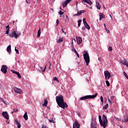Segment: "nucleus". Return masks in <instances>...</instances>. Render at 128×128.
Instances as JSON below:
<instances>
[{
    "label": "nucleus",
    "mask_w": 128,
    "mask_h": 128,
    "mask_svg": "<svg viewBox=\"0 0 128 128\" xmlns=\"http://www.w3.org/2000/svg\"><path fill=\"white\" fill-rule=\"evenodd\" d=\"M56 100L58 106L60 108L64 109L68 106V104L64 102V96H62V95L56 96Z\"/></svg>",
    "instance_id": "1"
},
{
    "label": "nucleus",
    "mask_w": 128,
    "mask_h": 128,
    "mask_svg": "<svg viewBox=\"0 0 128 128\" xmlns=\"http://www.w3.org/2000/svg\"><path fill=\"white\" fill-rule=\"evenodd\" d=\"M22 32L14 30L10 33L9 36L10 38H20V36Z\"/></svg>",
    "instance_id": "2"
},
{
    "label": "nucleus",
    "mask_w": 128,
    "mask_h": 128,
    "mask_svg": "<svg viewBox=\"0 0 128 128\" xmlns=\"http://www.w3.org/2000/svg\"><path fill=\"white\" fill-rule=\"evenodd\" d=\"M102 120L101 122H100V124L101 126L106 128V126H108V118L106 116L103 115Z\"/></svg>",
    "instance_id": "3"
},
{
    "label": "nucleus",
    "mask_w": 128,
    "mask_h": 128,
    "mask_svg": "<svg viewBox=\"0 0 128 128\" xmlns=\"http://www.w3.org/2000/svg\"><path fill=\"white\" fill-rule=\"evenodd\" d=\"M98 94H96L94 95H88L83 97H81L80 100H88L90 98H96Z\"/></svg>",
    "instance_id": "4"
},
{
    "label": "nucleus",
    "mask_w": 128,
    "mask_h": 128,
    "mask_svg": "<svg viewBox=\"0 0 128 128\" xmlns=\"http://www.w3.org/2000/svg\"><path fill=\"white\" fill-rule=\"evenodd\" d=\"M86 52L84 54V60L86 62V66H88V64H90V56L88 55V52L84 51Z\"/></svg>",
    "instance_id": "5"
},
{
    "label": "nucleus",
    "mask_w": 128,
    "mask_h": 128,
    "mask_svg": "<svg viewBox=\"0 0 128 128\" xmlns=\"http://www.w3.org/2000/svg\"><path fill=\"white\" fill-rule=\"evenodd\" d=\"M90 128H97L96 120L92 118L90 123Z\"/></svg>",
    "instance_id": "6"
},
{
    "label": "nucleus",
    "mask_w": 128,
    "mask_h": 128,
    "mask_svg": "<svg viewBox=\"0 0 128 128\" xmlns=\"http://www.w3.org/2000/svg\"><path fill=\"white\" fill-rule=\"evenodd\" d=\"M1 72L6 74L8 72V66H6V65H2L1 68Z\"/></svg>",
    "instance_id": "7"
},
{
    "label": "nucleus",
    "mask_w": 128,
    "mask_h": 128,
    "mask_svg": "<svg viewBox=\"0 0 128 128\" xmlns=\"http://www.w3.org/2000/svg\"><path fill=\"white\" fill-rule=\"evenodd\" d=\"M104 74L105 76L106 80H110V73L108 71H104Z\"/></svg>",
    "instance_id": "8"
},
{
    "label": "nucleus",
    "mask_w": 128,
    "mask_h": 128,
    "mask_svg": "<svg viewBox=\"0 0 128 128\" xmlns=\"http://www.w3.org/2000/svg\"><path fill=\"white\" fill-rule=\"evenodd\" d=\"M2 116L4 118L8 120L10 119V116H8V112H2Z\"/></svg>",
    "instance_id": "9"
},
{
    "label": "nucleus",
    "mask_w": 128,
    "mask_h": 128,
    "mask_svg": "<svg viewBox=\"0 0 128 128\" xmlns=\"http://www.w3.org/2000/svg\"><path fill=\"white\" fill-rule=\"evenodd\" d=\"M80 125L78 121H75L73 124V128H80Z\"/></svg>",
    "instance_id": "10"
},
{
    "label": "nucleus",
    "mask_w": 128,
    "mask_h": 128,
    "mask_svg": "<svg viewBox=\"0 0 128 128\" xmlns=\"http://www.w3.org/2000/svg\"><path fill=\"white\" fill-rule=\"evenodd\" d=\"M14 92H17V94H22V89H20L16 88H14Z\"/></svg>",
    "instance_id": "11"
},
{
    "label": "nucleus",
    "mask_w": 128,
    "mask_h": 128,
    "mask_svg": "<svg viewBox=\"0 0 128 128\" xmlns=\"http://www.w3.org/2000/svg\"><path fill=\"white\" fill-rule=\"evenodd\" d=\"M70 2L69 0H66L65 2H64L62 3V4L63 6V8H66V6L68 5V4H70Z\"/></svg>",
    "instance_id": "12"
},
{
    "label": "nucleus",
    "mask_w": 128,
    "mask_h": 128,
    "mask_svg": "<svg viewBox=\"0 0 128 128\" xmlns=\"http://www.w3.org/2000/svg\"><path fill=\"white\" fill-rule=\"evenodd\" d=\"M84 3L86 2V4H88L90 6H92V2L90 1V0H82Z\"/></svg>",
    "instance_id": "13"
},
{
    "label": "nucleus",
    "mask_w": 128,
    "mask_h": 128,
    "mask_svg": "<svg viewBox=\"0 0 128 128\" xmlns=\"http://www.w3.org/2000/svg\"><path fill=\"white\" fill-rule=\"evenodd\" d=\"M76 40H77L78 44H82V38H80V37H78L76 38Z\"/></svg>",
    "instance_id": "14"
},
{
    "label": "nucleus",
    "mask_w": 128,
    "mask_h": 128,
    "mask_svg": "<svg viewBox=\"0 0 128 128\" xmlns=\"http://www.w3.org/2000/svg\"><path fill=\"white\" fill-rule=\"evenodd\" d=\"M9 33H10V25H8L6 26V34H8Z\"/></svg>",
    "instance_id": "15"
},
{
    "label": "nucleus",
    "mask_w": 128,
    "mask_h": 128,
    "mask_svg": "<svg viewBox=\"0 0 128 128\" xmlns=\"http://www.w3.org/2000/svg\"><path fill=\"white\" fill-rule=\"evenodd\" d=\"M96 6L98 10H100V2L98 1L96 2Z\"/></svg>",
    "instance_id": "16"
},
{
    "label": "nucleus",
    "mask_w": 128,
    "mask_h": 128,
    "mask_svg": "<svg viewBox=\"0 0 128 128\" xmlns=\"http://www.w3.org/2000/svg\"><path fill=\"white\" fill-rule=\"evenodd\" d=\"M23 116L25 120H28V112H25Z\"/></svg>",
    "instance_id": "17"
},
{
    "label": "nucleus",
    "mask_w": 128,
    "mask_h": 128,
    "mask_svg": "<svg viewBox=\"0 0 128 128\" xmlns=\"http://www.w3.org/2000/svg\"><path fill=\"white\" fill-rule=\"evenodd\" d=\"M7 52H12V46L10 44L8 47H7Z\"/></svg>",
    "instance_id": "18"
},
{
    "label": "nucleus",
    "mask_w": 128,
    "mask_h": 128,
    "mask_svg": "<svg viewBox=\"0 0 128 128\" xmlns=\"http://www.w3.org/2000/svg\"><path fill=\"white\" fill-rule=\"evenodd\" d=\"M48 102L47 100H44V104H42V106H48Z\"/></svg>",
    "instance_id": "19"
},
{
    "label": "nucleus",
    "mask_w": 128,
    "mask_h": 128,
    "mask_svg": "<svg viewBox=\"0 0 128 128\" xmlns=\"http://www.w3.org/2000/svg\"><path fill=\"white\" fill-rule=\"evenodd\" d=\"M84 12H86V10H80L78 12L77 14H78V16H80L82 14H84Z\"/></svg>",
    "instance_id": "20"
},
{
    "label": "nucleus",
    "mask_w": 128,
    "mask_h": 128,
    "mask_svg": "<svg viewBox=\"0 0 128 128\" xmlns=\"http://www.w3.org/2000/svg\"><path fill=\"white\" fill-rule=\"evenodd\" d=\"M15 122H16V124H17L18 128H20V122H18V120H16Z\"/></svg>",
    "instance_id": "21"
},
{
    "label": "nucleus",
    "mask_w": 128,
    "mask_h": 128,
    "mask_svg": "<svg viewBox=\"0 0 128 128\" xmlns=\"http://www.w3.org/2000/svg\"><path fill=\"white\" fill-rule=\"evenodd\" d=\"M84 26L86 28H87V30H90V25H88V24H86L84 25Z\"/></svg>",
    "instance_id": "22"
},
{
    "label": "nucleus",
    "mask_w": 128,
    "mask_h": 128,
    "mask_svg": "<svg viewBox=\"0 0 128 128\" xmlns=\"http://www.w3.org/2000/svg\"><path fill=\"white\" fill-rule=\"evenodd\" d=\"M40 28L38 31L37 38H40Z\"/></svg>",
    "instance_id": "23"
},
{
    "label": "nucleus",
    "mask_w": 128,
    "mask_h": 128,
    "mask_svg": "<svg viewBox=\"0 0 128 128\" xmlns=\"http://www.w3.org/2000/svg\"><path fill=\"white\" fill-rule=\"evenodd\" d=\"M108 108V104H106L104 107L103 110H106Z\"/></svg>",
    "instance_id": "24"
},
{
    "label": "nucleus",
    "mask_w": 128,
    "mask_h": 128,
    "mask_svg": "<svg viewBox=\"0 0 128 128\" xmlns=\"http://www.w3.org/2000/svg\"><path fill=\"white\" fill-rule=\"evenodd\" d=\"M82 24V20H78V27L80 28V24Z\"/></svg>",
    "instance_id": "25"
},
{
    "label": "nucleus",
    "mask_w": 128,
    "mask_h": 128,
    "mask_svg": "<svg viewBox=\"0 0 128 128\" xmlns=\"http://www.w3.org/2000/svg\"><path fill=\"white\" fill-rule=\"evenodd\" d=\"M64 38H60L57 41L58 42H63Z\"/></svg>",
    "instance_id": "26"
},
{
    "label": "nucleus",
    "mask_w": 128,
    "mask_h": 128,
    "mask_svg": "<svg viewBox=\"0 0 128 128\" xmlns=\"http://www.w3.org/2000/svg\"><path fill=\"white\" fill-rule=\"evenodd\" d=\"M0 101H1L2 102H3L4 104H6V101H4V100L2 99V98H0Z\"/></svg>",
    "instance_id": "27"
},
{
    "label": "nucleus",
    "mask_w": 128,
    "mask_h": 128,
    "mask_svg": "<svg viewBox=\"0 0 128 128\" xmlns=\"http://www.w3.org/2000/svg\"><path fill=\"white\" fill-rule=\"evenodd\" d=\"M16 74L18 76V78H22V76L20 75V72H17Z\"/></svg>",
    "instance_id": "28"
},
{
    "label": "nucleus",
    "mask_w": 128,
    "mask_h": 128,
    "mask_svg": "<svg viewBox=\"0 0 128 128\" xmlns=\"http://www.w3.org/2000/svg\"><path fill=\"white\" fill-rule=\"evenodd\" d=\"M99 16L101 18H104V14L102 13H100Z\"/></svg>",
    "instance_id": "29"
},
{
    "label": "nucleus",
    "mask_w": 128,
    "mask_h": 128,
    "mask_svg": "<svg viewBox=\"0 0 128 128\" xmlns=\"http://www.w3.org/2000/svg\"><path fill=\"white\" fill-rule=\"evenodd\" d=\"M40 68H41L42 72H44V70H46V66H45L44 69L43 70V68L42 66H40Z\"/></svg>",
    "instance_id": "30"
},
{
    "label": "nucleus",
    "mask_w": 128,
    "mask_h": 128,
    "mask_svg": "<svg viewBox=\"0 0 128 128\" xmlns=\"http://www.w3.org/2000/svg\"><path fill=\"white\" fill-rule=\"evenodd\" d=\"M98 118H99V122H102V116L100 115L98 116Z\"/></svg>",
    "instance_id": "31"
},
{
    "label": "nucleus",
    "mask_w": 128,
    "mask_h": 128,
    "mask_svg": "<svg viewBox=\"0 0 128 128\" xmlns=\"http://www.w3.org/2000/svg\"><path fill=\"white\" fill-rule=\"evenodd\" d=\"M83 24H84H84H88V23L86 22V18H84L83 19Z\"/></svg>",
    "instance_id": "32"
},
{
    "label": "nucleus",
    "mask_w": 128,
    "mask_h": 128,
    "mask_svg": "<svg viewBox=\"0 0 128 128\" xmlns=\"http://www.w3.org/2000/svg\"><path fill=\"white\" fill-rule=\"evenodd\" d=\"M72 51L74 52L75 54H76L78 52H76V48H74V47L72 48Z\"/></svg>",
    "instance_id": "33"
},
{
    "label": "nucleus",
    "mask_w": 128,
    "mask_h": 128,
    "mask_svg": "<svg viewBox=\"0 0 128 128\" xmlns=\"http://www.w3.org/2000/svg\"><path fill=\"white\" fill-rule=\"evenodd\" d=\"M15 51L16 52V54H20V52H18V50L16 49V47H15Z\"/></svg>",
    "instance_id": "34"
},
{
    "label": "nucleus",
    "mask_w": 128,
    "mask_h": 128,
    "mask_svg": "<svg viewBox=\"0 0 128 128\" xmlns=\"http://www.w3.org/2000/svg\"><path fill=\"white\" fill-rule=\"evenodd\" d=\"M106 82L107 86H110V82L108 80H106Z\"/></svg>",
    "instance_id": "35"
},
{
    "label": "nucleus",
    "mask_w": 128,
    "mask_h": 128,
    "mask_svg": "<svg viewBox=\"0 0 128 128\" xmlns=\"http://www.w3.org/2000/svg\"><path fill=\"white\" fill-rule=\"evenodd\" d=\"M13 110L14 112H18V108H14Z\"/></svg>",
    "instance_id": "36"
},
{
    "label": "nucleus",
    "mask_w": 128,
    "mask_h": 128,
    "mask_svg": "<svg viewBox=\"0 0 128 128\" xmlns=\"http://www.w3.org/2000/svg\"><path fill=\"white\" fill-rule=\"evenodd\" d=\"M100 100L102 104H104V98L102 97V96H100Z\"/></svg>",
    "instance_id": "37"
},
{
    "label": "nucleus",
    "mask_w": 128,
    "mask_h": 128,
    "mask_svg": "<svg viewBox=\"0 0 128 128\" xmlns=\"http://www.w3.org/2000/svg\"><path fill=\"white\" fill-rule=\"evenodd\" d=\"M48 120L50 122H54V119L50 118V119H48Z\"/></svg>",
    "instance_id": "38"
},
{
    "label": "nucleus",
    "mask_w": 128,
    "mask_h": 128,
    "mask_svg": "<svg viewBox=\"0 0 128 128\" xmlns=\"http://www.w3.org/2000/svg\"><path fill=\"white\" fill-rule=\"evenodd\" d=\"M12 72V74H18V72H16V71L14 70H11Z\"/></svg>",
    "instance_id": "39"
},
{
    "label": "nucleus",
    "mask_w": 128,
    "mask_h": 128,
    "mask_svg": "<svg viewBox=\"0 0 128 128\" xmlns=\"http://www.w3.org/2000/svg\"><path fill=\"white\" fill-rule=\"evenodd\" d=\"M105 30L106 32H108V34H110V30H108V28H105Z\"/></svg>",
    "instance_id": "40"
},
{
    "label": "nucleus",
    "mask_w": 128,
    "mask_h": 128,
    "mask_svg": "<svg viewBox=\"0 0 128 128\" xmlns=\"http://www.w3.org/2000/svg\"><path fill=\"white\" fill-rule=\"evenodd\" d=\"M59 14H60V16H62V14H64V12H62V10H60V11L59 12Z\"/></svg>",
    "instance_id": "41"
},
{
    "label": "nucleus",
    "mask_w": 128,
    "mask_h": 128,
    "mask_svg": "<svg viewBox=\"0 0 128 128\" xmlns=\"http://www.w3.org/2000/svg\"><path fill=\"white\" fill-rule=\"evenodd\" d=\"M108 50L109 52H112V46H110L108 48Z\"/></svg>",
    "instance_id": "42"
},
{
    "label": "nucleus",
    "mask_w": 128,
    "mask_h": 128,
    "mask_svg": "<svg viewBox=\"0 0 128 128\" xmlns=\"http://www.w3.org/2000/svg\"><path fill=\"white\" fill-rule=\"evenodd\" d=\"M54 80H56V82H59L58 81V78H56V77H54Z\"/></svg>",
    "instance_id": "43"
},
{
    "label": "nucleus",
    "mask_w": 128,
    "mask_h": 128,
    "mask_svg": "<svg viewBox=\"0 0 128 128\" xmlns=\"http://www.w3.org/2000/svg\"><path fill=\"white\" fill-rule=\"evenodd\" d=\"M48 64H50V66H49V68H48V70H50V66H52V64H50V62H48Z\"/></svg>",
    "instance_id": "44"
},
{
    "label": "nucleus",
    "mask_w": 128,
    "mask_h": 128,
    "mask_svg": "<svg viewBox=\"0 0 128 128\" xmlns=\"http://www.w3.org/2000/svg\"><path fill=\"white\" fill-rule=\"evenodd\" d=\"M58 24H60V20H58V19L56 20V26H58Z\"/></svg>",
    "instance_id": "45"
},
{
    "label": "nucleus",
    "mask_w": 128,
    "mask_h": 128,
    "mask_svg": "<svg viewBox=\"0 0 128 128\" xmlns=\"http://www.w3.org/2000/svg\"><path fill=\"white\" fill-rule=\"evenodd\" d=\"M82 30H86V27L84 26L82 27Z\"/></svg>",
    "instance_id": "46"
},
{
    "label": "nucleus",
    "mask_w": 128,
    "mask_h": 128,
    "mask_svg": "<svg viewBox=\"0 0 128 128\" xmlns=\"http://www.w3.org/2000/svg\"><path fill=\"white\" fill-rule=\"evenodd\" d=\"M114 118H115V120H120V119L118 118H116V117H114Z\"/></svg>",
    "instance_id": "47"
},
{
    "label": "nucleus",
    "mask_w": 128,
    "mask_h": 128,
    "mask_svg": "<svg viewBox=\"0 0 128 128\" xmlns=\"http://www.w3.org/2000/svg\"><path fill=\"white\" fill-rule=\"evenodd\" d=\"M108 102L109 104H112V100H110L108 99Z\"/></svg>",
    "instance_id": "48"
},
{
    "label": "nucleus",
    "mask_w": 128,
    "mask_h": 128,
    "mask_svg": "<svg viewBox=\"0 0 128 128\" xmlns=\"http://www.w3.org/2000/svg\"><path fill=\"white\" fill-rule=\"evenodd\" d=\"M75 54H76L78 58H80V55L78 54V52H77L76 53H75Z\"/></svg>",
    "instance_id": "49"
},
{
    "label": "nucleus",
    "mask_w": 128,
    "mask_h": 128,
    "mask_svg": "<svg viewBox=\"0 0 128 128\" xmlns=\"http://www.w3.org/2000/svg\"><path fill=\"white\" fill-rule=\"evenodd\" d=\"M42 128H46V126H44V124H42Z\"/></svg>",
    "instance_id": "50"
},
{
    "label": "nucleus",
    "mask_w": 128,
    "mask_h": 128,
    "mask_svg": "<svg viewBox=\"0 0 128 128\" xmlns=\"http://www.w3.org/2000/svg\"><path fill=\"white\" fill-rule=\"evenodd\" d=\"M74 16H78V13L76 14H74Z\"/></svg>",
    "instance_id": "51"
},
{
    "label": "nucleus",
    "mask_w": 128,
    "mask_h": 128,
    "mask_svg": "<svg viewBox=\"0 0 128 128\" xmlns=\"http://www.w3.org/2000/svg\"><path fill=\"white\" fill-rule=\"evenodd\" d=\"M110 100H114V97H113V96H112V97L110 98Z\"/></svg>",
    "instance_id": "52"
},
{
    "label": "nucleus",
    "mask_w": 128,
    "mask_h": 128,
    "mask_svg": "<svg viewBox=\"0 0 128 128\" xmlns=\"http://www.w3.org/2000/svg\"><path fill=\"white\" fill-rule=\"evenodd\" d=\"M62 32L64 33V34H66V32H64V30L62 29Z\"/></svg>",
    "instance_id": "53"
},
{
    "label": "nucleus",
    "mask_w": 128,
    "mask_h": 128,
    "mask_svg": "<svg viewBox=\"0 0 128 128\" xmlns=\"http://www.w3.org/2000/svg\"><path fill=\"white\" fill-rule=\"evenodd\" d=\"M66 20H68V15L66 16Z\"/></svg>",
    "instance_id": "54"
},
{
    "label": "nucleus",
    "mask_w": 128,
    "mask_h": 128,
    "mask_svg": "<svg viewBox=\"0 0 128 128\" xmlns=\"http://www.w3.org/2000/svg\"><path fill=\"white\" fill-rule=\"evenodd\" d=\"M99 20H102V18L100 16V19Z\"/></svg>",
    "instance_id": "55"
},
{
    "label": "nucleus",
    "mask_w": 128,
    "mask_h": 128,
    "mask_svg": "<svg viewBox=\"0 0 128 128\" xmlns=\"http://www.w3.org/2000/svg\"><path fill=\"white\" fill-rule=\"evenodd\" d=\"M110 16L112 20V15L110 14Z\"/></svg>",
    "instance_id": "56"
},
{
    "label": "nucleus",
    "mask_w": 128,
    "mask_h": 128,
    "mask_svg": "<svg viewBox=\"0 0 128 128\" xmlns=\"http://www.w3.org/2000/svg\"><path fill=\"white\" fill-rule=\"evenodd\" d=\"M26 4H30V2H28V0H26Z\"/></svg>",
    "instance_id": "57"
},
{
    "label": "nucleus",
    "mask_w": 128,
    "mask_h": 128,
    "mask_svg": "<svg viewBox=\"0 0 128 128\" xmlns=\"http://www.w3.org/2000/svg\"><path fill=\"white\" fill-rule=\"evenodd\" d=\"M104 28H106V24H104Z\"/></svg>",
    "instance_id": "58"
},
{
    "label": "nucleus",
    "mask_w": 128,
    "mask_h": 128,
    "mask_svg": "<svg viewBox=\"0 0 128 128\" xmlns=\"http://www.w3.org/2000/svg\"><path fill=\"white\" fill-rule=\"evenodd\" d=\"M78 116H80V114H78Z\"/></svg>",
    "instance_id": "59"
},
{
    "label": "nucleus",
    "mask_w": 128,
    "mask_h": 128,
    "mask_svg": "<svg viewBox=\"0 0 128 128\" xmlns=\"http://www.w3.org/2000/svg\"><path fill=\"white\" fill-rule=\"evenodd\" d=\"M98 60H99V62H100V58H98Z\"/></svg>",
    "instance_id": "60"
},
{
    "label": "nucleus",
    "mask_w": 128,
    "mask_h": 128,
    "mask_svg": "<svg viewBox=\"0 0 128 128\" xmlns=\"http://www.w3.org/2000/svg\"><path fill=\"white\" fill-rule=\"evenodd\" d=\"M76 6H78V2H76Z\"/></svg>",
    "instance_id": "61"
},
{
    "label": "nucleus",
    "mask_w": 128,
    "mask_h": 128,
    "mask_svg": "<svg viewBox=\"0 0 128 128\" xmlns=\"http://www.w3.org/2000/svg\"><path fill=\"white\" fill-rule=\"evenodd\" d=\"M14 111L12 112V114H14Z\"/></svg>",
    "instance_id": "62"
},
{
    "label": "nucleus",
    "mask_w": 128,
    "mask_h": 128,
    "mask_svg": "<svg viewBox=\"0 0 128 128\" xmlns=\"http://www.w3.org/2000/svg\"><path fill=\"white\" fill-rule=\"evenodd\" d=\"M14 21H13V22H12V24H14Z\"/></svg>",
    "instance_id": "63"
},
{
    "label": "nucleus",
    "mask_w": 128,
    "mask_h": 128,
    "mask_svg": "<svg viewBox=\"0 0 128 128\" xmlns=\"http://www.w3.org/2000/svg\"><path fill=\"white\" fill-rule=\"evenodd\" d=\"M69 2H72V0H69Z\"/></svg>",
    "instance_id": "64"
}]
</instances>
